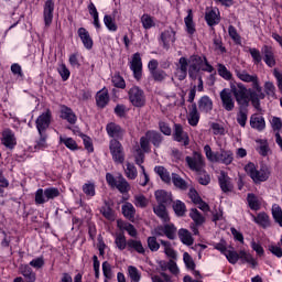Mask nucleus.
<instances>
[{"instance_id":"nucleus-1","label":"nucleus","mask_w":282,"mask_h":282,"mask_svg":"<svg viewBox=\"0 0 282 282\" xmlns=\"http://www.w3.org/2000/svg\"><path fill=\"white\" fill-rule=\"evenodd\" d=\"M236 76L242 83H252V89L250 91L251 105L258 111H261V100L265 98V93L259 84V77L257 75L248 74V70H236Z\"/></svg>"},{"instance_id":"nucleus-2","label":"nucleus","mask_w":282,"mask_h":282,"mask_svg":"<svg viewBox=\"0 0 282 282\" xmlns=\"http://www.w3.org/2000/svg\"><path fill=\"white\" fill-rule=\"evenodd\" d=\"M40 139L36 141L35 149H45L47 147V129L52 124V111L46 110L35 120Z\"/></svg>"},{"instance_id":"nucleus-3","label":"nucleus","mask_w":282,"mask_h":282,"mask_svg":"<svg viewBox=\"0 0 282 282\" xmlns=\"http://www.w3.org/2000/svg\"><path fill=\"white\" fill-rule=\"evenodd\" d=\"M249 54H251L254 65H259L261 61H264L268 67H274L276 65L274 48L270 45H263L261 52L257 48H250Z\"/></svg>"},{"instance_id":"nucleus-4","label":"nucleus","mask_w":282,"mask_h":282,"mask_svg":"<svg viewBox=\"0 0 282 282\" xmlns=\"http://www.w3.org/2000/svg\"><path fill=\"white\" fill-rule=\"evenodd\" d=\"M229 91L231 96H234L238 107H250V102H252L250 91H252V89L248 90L246 85L241 83H230Z\"/></svg>"},{"instance_id":"nucleus-5","label":"nucleus","mask_w":282,"mask_h":282,"mask_svg":"<svg viewBox=\"0 0 282 282\" xmlns=\"http://www.w3.org/2000/svg\"><path fill=\"white\" fill-rule=\"evenodd\" d=\"M205 155L209 162H216L229 166L235 160V154L230 150L220 149L218 152H213V149L206 144L204 147Z\"/></svg>"},{"instance_id":"nucleus-6","label":"nucleus","mask_w":282,"mask_h":282,"mask_svg":"<svg viewBox=\"0 0 282 282\" xmlns=\"http://www.w3.org/2000/svg\"><path fill=\"white\" fill-rule=\"evenodd\" d=\"M162 142H164V137L156 130H148L145 135L140 138V147L144 153H151V143L159 149Z\"/></svg>"},{"instance_id":"nucleus-7","label":"nucleus","mask_w":282,"mask_h":282,"mask_svg":"<svg viewBox=\"0 0 282 282\" xmlns=\"http://www.w3.org/2000/svg\"><path fill=\"white\" fill-rule=\"evenodd\" d=\"M245 171L250 175L254 184H260V182H268L270 178V169L267 167V165H261L260 170H257L253 163H249L245 166Z\"/></svg>"},{"instance_id":"nucleus-8","label":"nucleus","mask_w":282,"mask_h":282,"mask_svg":"<svg viewBox=\"0 0 282 282\" xmlns=\"http://www.w3.org/2000/svg\"><path fill=\"white\" fill-rule=\"evenodd\" d=\"M56 197H61L58 187H47L45 189L39 188L35 192V204L36 206H41L51 199H56Z\"/></svg>"},{"instance_id":"nucleus-9","label":"nucleus","mask_w":282,"mask_h":282,"mask_svg":"<svg viewBox=\"0 0 282 282\" xmlns=\"http://www.w3.org/2000/svg\"><path fill=\"white\" fill-rule=\"evenodd\" d=\"M128 98L132 105V107L142 108L147 105V96L144 95V90L139 86H133L128 90Z\"/></svg>"},{"instance_id":"nucleus-10","label":"nucleus","mask_w":282,"mask_h":282,"mask_svg":"<svg viewBox=\"0 0 282 282\" xmlns=\"http://www.w3.org/2000/svg\"><path fill=\"white\" fill-rule=\"evenodd\" d=\"M188 63V76L192 80H197L199 73L203 70L204 57L199 55H192Z\"/></svg>"},{"instance_id":"nucleus-11","label":"nucleus","mask_w":282,"mask_h":282,"mask_svg":"<svg viewBox=\"0 0 282 282\" xmlns=\"http://www.w3.org/2000/svg\"><path fill=\"white\" fill-rule=\"evenodd\" d=\"M110 153L112 155L113 162L117 164H124V148L118 139H112L109 142Z\"/></svg>"},{"instance_id":"nucleus-12","label":"nucleus","mask_w":282,"mask_h":282,"mask_svg":"<svg viewBox=\"0 0 282 282\" xmlns=\"http://www.w3.org/2000/svg\"><path fill=\"white\" fill-rule=\"evenodd\" d=\"M223 109L225 111H234L235 110V99L232 98V93L230 89L225 88L219 93Z\"/></svg>"},{"instance_id":"nucleus-13","label":"nucleus","mask_w":282,"mask_h":282,"mask_svg":"<svg viewBox=\"0 0 282 282\" xmlns=\"http://www.w3.org/2000/svg\"><path fill=\"white\" fill-rule=\"evenodd\" d=\"M106 131L109 138H113V140H122L126 133L124 129L116 122L108 123L106 126Z\"/></svg>"},{"instance_id":"nucleus-14","label":"nucleus","mask_w":282,"mask_h":282,"mask_svg":"<svg viewBox=\"0 0 282 282\" xmlns=\"http://www.w3.org/2000/svg\"><path fill=\"white\" fill-rule=\"evenodd\" d=\"M218 184L223 191V193H232L235 191V185L232 184V178L228 176V173L225 171L220 172V175L218 176Z\"/></svg>"},{"instance_id":"nucleus-15","label":"nucleus","mask_w":282,"mask_h":282,"mask_svg":"<svg viewBox=\"0 0 282 282\" xmlns=\"http://www.w3.org/2000/svg\"><path fill=\"white\" fill-rule=\"evenodd\" d=\"M173 140H175V142H180L184 147H188V144L191 143V140L188 139V133L184 131V128L180 123L174 124Z\"/></svg>"},{"instance_id":"nucleus-16","label":"nucleus","mask_w":282,"mask_h":282,"mask_svg":"<svg viewBox=\"0 0 282 282\" xmlns=\"http://www.w3.org/2000/svg\"><path fill=\"white\" fill-rule=\"evenodd\" d=\"M130 69L133 72L134 78L137 80L142 78V57L140 56V53L133 54Z\"/></svg>"},{"instance_id":"nucleus-17","label":"nucleus","mask_w":282,"mask_h":282,"mask_svg":"<svg viewBox=\"0 0 282 282\" xmlns=\"http://www.w3.org/2000/svg\"><path fill=\"white\" fill-rule=\"evenodd\" d=\"M185 162L187 163L188 167L191 171H195L196 173H204V160L198 156V158H193V156H186Z\"/></svg>"},{"instance_id":"nucleus-18","label":"nucleus","mask_w":282,"mask_h":282,"mask_svg":"<svg viewBox=\"0 0 282 282\" xmlns=\"http://www.w3.org/2000/svg\"><path fill=\"white\" fill-rule=\"evenodd\" d=\"M1 142L3 144V147H6L7 149H10L12 151V149H14V147H17V137L14 135V132H12V130L7 129L2 132V139Z\"/></svg>"},{"instance_id":"nucleus-19","label":"nucleus","mask_w":282,"mask_h":282,"mask_svg":"<svg viewBox=\"0 0 282 282\" xmlns=\"http://www.w3.org/2000/svg\"><path fill=\"white\" fill-rule=\"evenodd\" d=\"M54 8H55L54 0L45 1L44 11H43L45 25H52V21L54 19Z\"/></svg>"},{"instance_id":"nucleus-20","label":"nucleus","mask_w":282,"mask_h":282,"mask_svg":"<svg viewBox=\"0 0 282 282\" xmlns=\"http://www.w3.org/2000/svg\"><path fill=\"white\" fill-rule=\"evenodd\" d=\"M154 197L159 205L170 206V204H173V195L164 189H158Z\"/></svg>"},{"instance_id":"nucleus-21","label":"nucleus","mask_w":282,"mask_h":282,"mask_svg":"<svg viewBox=\"0 0 282 282\" xmlns=\"http://www.w3.org/2000/svg\"><path fill=\"white\" fill-rule=\"evenodd\" d=\"M95 100L99 109H105L109 105V90L107 88L99 90L95 96Z\"/></svg>"},{"instance_id":"nucleus-22","label":"nucleus","mask_w":282,"mask_h":282,"mask_svg":"<svg viewBox=\"0 0 282 282\" xmlns=\"http://www.w3.org/2000/svg\"><path fill=\"white\" fill-rule=\"evenodd\" d=\"M77 34L86 50H91V47H94V40L91 39V35H89V31H87V29L79 28Z\"/></svg>"},{"instance_id":"nucleus-23","label":"nucleus","mask_w":282,"mask_h":282,"mask_svg":"<svg viewBox=\"0 0 282 282\" xmlns=\"http://www.w3.org/2000/svg\"><path fill=\"white\" fill-rule=\"evenodd\" d=\"M19 272L24 276L26 282H35L36 273L32 270L30 264H20Z\"/></svg>"},{"instance_id":"nucleus-24","label":"nucleus","mask_w":282,"mask_h":282,"mask_svg":"<svg viewBox=\"0 0 282 282\" xmlns=\"http://www.w3.org/2000/svg\"><path fill=\"white\" fill-rule=\"evenodd\" d=\"M198 110L200 113H210L213 111V99L208 96H203L198 100Z\"/></svg>"},{"instance_id":"nucleus-25","label":"nucleus","mask_w":282,"mask_h":282,"mask_svg":"<svg viewBox=\"0 0 282 282\" xmlns=\"http://www.w3.org/2000/svg\"><path fill=\"white\" fill-rule=\"evenodd\" d=\"M153 213L156 217H160L163 224H169V221H171L169 212L166 210V205L158 204L156 206H153Z\"/></svg>"},{"instance_id":"nucleus-26","label":"nucleus","mask_w":282,"mask_h":282,"mask_svg":"<svg viewBox=\"0 0 282 282\" xmlns=\"http://www.w3.org/2000/svg\"><path fill=\"white\" fill-rule=\"evenodd\" d=\"M188 59L186 57H181L178 59V80H186V76H188Z\"/></svg>"},{"instance_id":"nucleus-27","label":"nucleus","mask_w":282,"mask_h":282,"mask_svg":"<svg viewBox=\"0 0 282 282\" xmlns=\"http://www.w3.org/2000/svg\"><path fill=\"white\" fill-rule=\"evenodd\" d=\"M199 110H197V104H192V108L189 109V113L187 116V121L191 127H197L199 124Z\"/></svg>"},{"instance_id":"nucleus-28","label":"nucleus","mask_w":282,"mask_h":282,"mask_svg":"<svg viewBox=\"0 0 282 282\" xmlns=\"http://www.w3.org/2000/svg\"><path fill=\"white\" fill-rule=\"evenodd\" d=\"M250 127L257 131H263L265 129V119L259 115H252L250 117Z\"/></svg>"},{"instance_id":"nucleus-29","label":"nucleus","mask_w":282,"mask_h":282,"mask_svg":"<svg viewBox=\"0 0 282 282\" xmlns=\"http://www.w3.org/2000/svg\"><path fill=\"white\" fill-rule=\"evenodd\" d=\"M161 41L163 43V47L165 50H169L171 43H175V32L173 31V29L162 32Z\"/></svg>"},{"instance_id":"nucleus-30","label":"nucleus","mask_w":282,"mask_h":282,"mask_svg":"<svg viewBox=\"0 0 282 282\" xmlns=\"http://www.w3.org/2000/svg\"><path fill=\"white\" fill-rule=\"evenodd\" d=\"M61 118H63V120H67L69 124H76V120H77L76 113H74V110H72V108L67 106L62 107Z\"/></svg>"},{"instance_id":"nucleus-31","label":"nucleus","mask_w":282,"mask_h":282,"mask_svg":"<svg viewBox=\"0 0 282 282\" xmlns=\"http://www.w3.org/2000/svg\"><path fill=\"white\" fill-rule=\"evenodd\" d=\"M205 21L207 25H209V28H214V25H219V22L221 21V19L217 14V11L212 9L209 11H206Z\"/></svg>"},{"instance_id":"nucleus-32","label":"nucleus","mask_w":282,"mask_h":282,"mask_svg":"<svg viewBox=\"0 0 282 282\" xmlns=\"http://www.w3.org/2000/svg\"><path fill=\"white\" fill-rule=\"evenodd\" d=\"M115 188H117L119 193L124 195V193L131 191V185L129 184V182H127V178L122 176V174H120L117 178V185H115Z\"/></svg>"},{"instance_id":"nucleus-33","label":"nucleus","mask_w":282,"mask_h":282,"mask_svg":"<svg viewBox=\"0 0 282 282\" xmlns=\"http://www.w3.org/2000/svg\"><path fill=\"white\" fill-rule=\"evenodd\" d=\"M122 215L126 217V219H129V221H134L135 219V207H133V204L126 203L121 207Z\"/></svg>"},{"instance_id":"nucleus-34","label":"nucleus","mask_w":282,"mask_h":282,"mask_svg":"<svg viewBox=\"0 0 282 282\" xmlns=\"http://www.w3.org/2000/svg\"><path fill=\"white\" fill-rule=\"evenodd\" d=\"M238 109L237 122L243 128L248 122V106H239Z\"/></svg>"},{"instance_id":"nucleus-35","label":"nucleus","mask_w":282,"mask_h":282,"mask_svg":"<svg viewBox=\"0 0 282 282\" xmlns=\"http://www.w3.org/2000/svg\"><path fill=\"white\" fill-rule=\"evenodd\" d=\"M253 221L261 226V228H270V216L265 212L259 213L257 216H252Z\"/></svg>"},{"instance_id":"nucleus-36","label":"nucleus","mask_w":282,"mask_h":282,"mask_svg":"<svg viewBox=\"0 0 282 282\" xmlns=\"http://www.w3.org/2000/svg\"><path fill=\"white\" fill-rule=\"evenodd\" d=\"M117 226L118 228H120V230H126L128 235H130V237H138V229H135V227L131 225V223L118 220Z\"/></svg>"},{"instance_id":"nucleus-37","label":"nucleus","mask_w":282,"mask_h":282,"mask_svg":"<svg viewBox=\"0 0 282 282\" xmlns=\"http://www.w3.org/2000/svg\"><path fill=\"white\" fill-rule=\"evenodd\" d=\"M178 239L182 241V243H184L185 246H193L194 243V239L193 236L191 235V231H188L187 229H180L178 230Z\"/></svg>"},{"instance_id":"nucleus-38","label":"nucleus","mask_w":282,"mask_h":282,"mask_svg":"<svg viewBox=\"0 0 282 282\" xmlns=\"http://www.w3.org/2000/svg\"><path fill=\"white\" fill-rule=\"evenodd\" d=\"M154 173L159 175L162 182H164L165 184H171V174L169 173V170H166L164 166H155Z\"/></svg>"},{"instance_id":"nucleus-39","label":"nucleus","mask_w":282,"mask_h":282,"mask_svg":"<svg viewBox=\"0 0 282 282\" xmlns=\"http://www.w3.org/2000/svg\"><path fill=\"white\" fill-rule=\"evenodd\" d=\"M128 250H135L139 254H144L145 252L142 241L133 239L128 240Z\"/></svg>"},{"instance_id":"nucleus-40","label":"nucleus","mask_w":282,"mask_h":282,"mask_svg":"<svg viewBox=\"0 0 282 282\" xmlns=\"http://www.w3.org/2000/svg\"><path fill=\"white\" fill-rule=\"evenodd\" d=\"M189 217L193 219L195 226H203V224L206 221V218L203 217L197 208L191 209Z\"/></svg>"},{"instance_id":"nucleus-41","label":"nucleus","mask_w":282,"mask_h":282,"mask_svg":"<svg viewBox=\"0 0 282 282\" xmlns=\"http://www.w3.org/2000/svg\"><path fill=\"white\" fill-rule=\"evenodd\" d=\"M247 202H248L249 208L251 210H260L261 209V204H259V198L257 197V195L249 193L247 195Z\"/></svg>"},{"instance_id":"nucleus-42","label":"nucleus","mask_w":282,"mask_h":282,"mask_svg":"<svg viewBox=\"0 0 282 282\" xmlns=\"http://www.w3.org/2000/svg\"><path fill=\"white\" fill-rule=\"evenodd\" d=\"M172 182L176 188H181V191H186L188 188V184H186V181L180 176V174L172 173Z\"/></svg>"},{"instance_id":"nucleus-43","label":"nucleus","mask_w":282,"mask_h":282,"mask_svg":"<svg viewBox=\"0 0 282 282\" xmlns=\"http://www.w3.org/2000/svg\"><path fill=\"white\" fill-rule=\"evenodd\" d=\"M104 23L109 32H118V24H116V19H113V17L106 14L104 17Z\"/></svg>"},{"instance_id":"nucleus-44","label":"nucleus","mask_w":282,"mask_h":282,"mask_svg":"<svg viewBox=\"0 0 282 282\" xmlns=\"http://www.w3.org/2000/svg\"><path fill=\"white\" fill-rule=\"evenodd\" d=\"M83 193L86 197H96V184L91 182H87L82 187Z\"/></svg>"},{"instance_id":"nucleus-45","label":"nucleus","mask_w":282,"mask_h":282,"mask_svg":"<svg viewBox=\"0 0 282 282\" xmlns=\"http://www.w3.org/2000/svg\"><path fill=\"white\" fill-rule=\"evenodd\" d=\"M187 12L188 14L184 21L187 29V34H193L194 32H196L195 22H193V10L189 9Z\"/></svg>"},{"instance_id":"nucleus-46","label":"nucleus","mask_w":282,"mask_h":282,"mask_svg":"<svg viewBox=\"0 0 282 282\" xmlns=\"http://www.w3.org/2000/svg\"><path fill=\"white\" fill-rule=\"evenodd\" d=\"M161 246L164 248V253L166 257H170V259H177V253L173 250V247H171V242L166 240H160Z\"/></svg>"},{"instance_id":"nucleus-47","label":"nucleus","mask_w":282,"mask_h":282,"mask_svg":"<svg viewBox=\"0 0 282 282\" xmlns=\"http://www.w3.org/2000/svg\"><path fill=\"white\" fill-rule=\"evenodd\" d=\"M239 259H241L242 263H250L252 268H257V260L252 258V254L247 253L246 251L241 250L239 252Z\"/></svg>"},{"instance_id":"nucleus-48","label":"nucleus","mask_w":282,"mask_h":282,"mask_svg":"<svg viewBox=\"0 0 282 282\" xmlns=\"http://www.w3.org/2000/svg\"><path fill=\"white\" fill-rule=\"evenodd\" d=\"M173 210L177 217H184L186 215V205L182 200H176L173 204Z\"/></svg>"},{"instance_id":"nucleus-49","label":"nucleus","mask_w":282,"mask_h":282,"mask_svg":"<svg viewBox=\"0 0 282 282\" xmlns=\"http://www.w3.org/2000/svg\"><path fill=\"white\" fill-rule=\"evenodd\" d=\"M165 237H167V239L170 240H174L176 235H177V227H175V225L173 224H165Z\"/></svg>"},{"instance_id":"nucleus-50","label":"nucleus","mask_w":282,"mask_h":282,"mask_svg":"<svg viewBox=\"0 0 282 282\" xmlns=\"http://www.w3.org/2000/svg\"><path fill=\"white\" fill-rule=\"evenodd\" d=\"M167 74L166 72L162 70V69H158L154 70V73L151 74V77L153 78L154 83H164V80H166L167 78Z\"/></svg>"},{"instance_id":"nucleus-51","label":"nucleus","mask_w":282,"mask_h":282,"mask_svg":"<svg viewBox=\"0 0 282 282\" xmlns=\"http://www.w3.org/2000/svg\"><path fill=\"white\" fill-rule=\"evenodd\" d=\"M59 142L62 144H64L70 151H76L78 149V144L72 138H63V137H61L59 138Z\"/></svg>"},{"instance_id":"nucleus-52","label":"nucleus","mask_w":282,"mask_h":282,"mask_svg":"<svg viewBox=\"0 0 282 282\" xmlns=\"http://www.w3.org/2000/svg\"><path fill=\"white\" fill-rule=\"evenodd\" d=\"M126 166V177H128V180H135V177H138V169H135V165L127 163Z\"/></svg>"},{"instance_id":"nucleus-53","label":"nucleus","mask_w":282,"mask_h":282,"mask_svg":"<svg viewBox=\"0 0 282 282\" xmlns=\"http://www.w3.org/2000/svg\"><path fill=\"white\" fill-rule=\"evenodd\" d=\"M141 23L144 30H151V28H155V22L153 21V18L149 14H143L141 17Z\"/></svg>"},{"instance_id":"nucleus-54","label":"nucleus","mask_w":282,"mask_h":282,"mask_svg":"<svg viewBox=\"0 0 282 282\" xmlns=\"http://www.w3.org/2000/svg\"><path fill=\"white\" fill-rule=\"evenodd\" d=\"M127 237H124V234L117 235L115 239V243L119 250H124L128 246Z\"/></svg>"},{"instance_id":"nucleus-55","label":"nucleus","mask_w":282,"mask_h":282,"mask_svg":"<svg viewBox=\"0 0 282 282\" xmlns=\"http://www.w3.org/2000/svg\"><path fill=\"white\" fill-rule=\"evenodd\" d=\"M218 74L225 80H231L232 79V73H230V70H228V68L224 64H218Z\"/></svg>"},{"instance_id":"nucleus-56","label":"nucleus","mask_w":282,"mask_h":282,"mask_svg":"<svg viewBox=\"0 0 282 282\" xmlns=\"http://www.w3.org/2000/svg\"><path fill=\"white\" fill-rule=\"evenodd\" d=\"M148 248L151 250V252H158V250H160V242H158V237H148Z\"/></svg>"},{"instance_id":"nucleus-57","label":"nucleus","mask_w":282,"mask_h":282,"mask_svg":"<svg viewBox=\"0 0 282 282\" xmlns=\"http://www.w3.org/2000/svg\"><path fill=\"white\" fill-rule=\"evenodd\" d=\"M128 274L133 282H140V279L142 275H140V271H138V268L130 265L128 267Z\"/></svg>"},{"instance_id":"nucleus-58","label":"nucleus","mask_w":282,"mask_h":282,"mask_svg":"<svg viewBox=\"0 0 282 282\" xmlns=\"http://www.w3.org/2000/svg\"><path fill=\"white\" fill-rule=\"evenodd\" d=\"M272 217L275 221V224H279V226L282 228V209L281 206H276L272 208Z\"/></svg>"},{"instance_id":"nucleus-59","label":"nucleus","mask_w":282,"mask_h":282,"mask_svg":"<svg viewBox=\"0 0 282 282\" xmlns=\"http://www.w3.org/2000/svg\"><path fill=\"white\" fill-rule=\"evenodd\" d=\"M57 72H58L59 76L62 77V80H69L70 72H69V68H67V65L61 64L57 67Z\"/></svg>"},{"instance_id":"nucleus-60","label":"nucleus","mask_w":282,"mask_h":282,"mask_svg":"<svg viewBox=\"0 0 282 282\" xmlns=\"http://www.w3.org/2000/svg\"><path fill=\"white\" fill-rule=\"evenodd\" d=\"M197 174H198V177H197L198 184H202V186H208L210 184V175H208L205 170H203L202 173H197Z\"/></svg>"},{"instance_id":"nucleus-61","label":"nucleus","mask_w":282,"mask_h":282,"mask_svg":"<svg viewBox=\"0 0 282 282\" xmlns=\"http://www.w3.org/2000/svg\"><path fill=\"white\" fill-rule=\"evenodd\" d=\"M225 257L229 261V263H231L232 265H235V263L239 261V253L235 250H227V252L225 253Z\"/></svg>"},{"instance_id":"nucleus-62","label":"nucleus","mask_w":282,"mask_h":282,"mask_svg":"<svg viewBox=\"0 0 282 282\" xmlns=\"http://www.w3.org/2000/svg\"><path fill=\"white\" fill-rule=\"evenodd\" d=\"M183 261L187 268V270H195V261L193 260V257L188 252H184L183 254Z\"/></svg>"},{"instance_id":"nucleus-63","label":"nucleus","mask_w":282,"mask_h":282,"mask_svg":"<svg viewBox=\"0 0 282 282\" xmlns=\"http://www.w3.org/2000/svg\"><path fill=\"white\" fill-rule=\"evenodd\" d=\"M112 84L118 89H124V87H127V83L124 82V78H122V76H120V75H115L112 77Z\"/></svg>"},{"instance_id":"nucleus-64","label":"nucleus","mask_w":282,"mask_h":282,"mask_svg":"<svg viewBox=\"0 0 282 282\" xmlns=\"http://www.w3.org/2000/svg\"><path fill=\"white\" fill-rule=\"evenodd\" d=\"M102 272L106 279H112L113 273L111 271V264L109 263V261L102 262Z\"/></svg>"}]
</instances>
